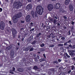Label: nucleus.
I'll list each match as a JSON object with an SVG mask.
<instances>
[{
    "mask_svg": "<svg viewBox=\"0 0 75 75\" xmlns=\"http://www.w3.org/2000/svg\"><path fill=\"white\" fill-rule=\"evenodd\" d=\"M22 15V13H19L18 14H16V16H13L12 18L13 23H17L18 21V18H19L20 17H21Z\"/></svg>",
    "mask_w": 75,
    "mask_h": 75,
    "instance_id": "obj_1",
    "label": "nucleus"
},
{
    "mask_svg": "<svg viewBox=\"0 0 75 75\" xmlns=\"http://www.w3.org/2000/svg\"><path fill=\"white\" fill-rule=\"evenodd\" d=\"M36 11L38 14L39 15H42L44 13V9L42 6H38L36 8Z\"/></svg>",
    "mask_w": 75,
    "mask_h": 75,
    "instance_id": "obj_2",
    "label": "nucleus"
},
{
    "mask_svg": "<svg viewBox=\"0 0 75 75\" xmlns=\"http://www.w3.org/2000/svg\"><path fill=\"white\" fill-rule=\"evenodd\" d=\"M15 3H16V5L14 7L15 9H18L20 7H21L23 6V4L20 1L16 2Z\"/></svg>",
    "mask_w": 75,
    "mask_h": 75,
    "instance_id": "obj_3",
    "label": "nucleus"
},
{
    "mask_svg": "<svg viewBox=\"0 0 75 75\" xmlns=\"http://www.w3.org/2000/svg\"><path fill=\"white\" fill-rule=\"evenodd\" d=\"M5 27V24L4 22L3 21H1L0 22V28L1 30H4Z\"/></svg>",
    "mask_w": 75,
    "mask_h": 75,
    "instance_id": "obj_4",
    "label": "nucleus"
},
{
    "mask_svg": "<svg viewBox=\"0 0 75 75\" xmlns=\"http://www.w3.org/2000/svg\"><path fill=\"white\" fill-rule=\"evenodd\" d=\"M47 8L49 11H51L53 9V5L52 4H49L47 6Z\"/></svg>",
    "mask_w": 75,
    "mask_h": 75,
    "instance_id": "obj_5",
    "label": "nucleus"
},
{
    "mask_svg": "<svg viewBox=\"0 0 75 75\" xmlns=\"http://www.w3.org/2000/svg\"><path fill=\"white\" fill-rule=\"evenodd\" d=\"M45 37H46V38H48H48H51V37H52V38H55L54 35L52 34V33L48 36L47 35H45Z\"/></svg>",
    "mask_w": 75,
    "mask_h": 75,
    "instance_id": "obj_6",
    "label": "nucleus"
},
{
    "mask_svg": "<svg viewBox=\"0 0 75 75\" xmlns=\"http://www.w3.org/2000/svg\"><path fill=\"white\" fill-rule=\"evenodd\" d=\"M31 14L32 15V16L33 18H34L35 17H38V15H37V13H35L34 14V11H32L31 12Z\"/></svg>",
    "mask_w": 75,
    "mask_h": 75,
    "instance_id": "obj_7",
    "label": "nucleus"
},
{
    "mask_svg": "<svg viewBox=\"0 0 75 75\" xmlns=\"http://www.w3.org/2000/svg\"><path fill=\"white\" fill-rule=\"evenodd\" d=\"M14 52L13 50H11V51L10 53V58L11 59H13L14 58Z\"/></svg>",
    "mask_w": 75,
    "mask_h": 75,
    "instance_id": "obj_8",
    "label": "nucleus"
},
{
    "mask_svg": "<svg viewBox=\"0 0 75 75\" xmlns=\"http://www.w3.org/2000/svg\"><path fill=\"white\" fill-rule=\"evenodd\" d=\"M49 71L48 72V74L49 75H51L53 73V71H54V68L50 69H49Z\"/></svg>",
    "mask_w": 75,
    "mask_h": 75,
    "instance_id": "obj_9",
    "label": "nucleus"
},
{
    "mask_svg": "<svg viewBox=\"0 0 75 75\" xmlns=\"http://www.w3.org/2000/svg\"><path fill=\"white\" fill-rule=\"evenodd\" d=\"M32 8V6L31 4H29L26 6V9L27 10H30Z\"/></svg>",
    "mask_w": 75,
    "mask_h": 75,
    "instance_id": "obj_10",
    "label": "nucleus"
},
{
    "mask_svg": "<svg viewBox=\"0 0 75 75\" xmlns=\"http://www.w3.org/2000/svg\"><path fill=\"white\" fill-rule=\"evenodd\" d=\"M25 19L27 22H29L30 21V16L28 15L26 16Z\"/></svg>",
    "mask_w": 75,
    "mask_h": 75,
    "instance_id": "obj_11",
    "label": "nucleus"
},
{
    "mask_svg": "<svg viewBox=\"0 0 75 75\" xmlns=\"http://www.w3.org/2000/svg\"><path fill=\"white\" fill-rule=\"evenodd\" d=\"M11 31L12 34H17V31L14 28H13L11 29Z\"/></svg>",
    "mask_w": 75,
    "mask_h": 75,
    "instance_id": "obj_12",
    "label": "nucleus"
},
{
    "mask_svg": "<svg viewBox=\"0 0 75 75\" xmlns=\"http://www.w3.org/2000/svg\"><path fill=\"white\" fill-rule=\"evenodd\" d=\"M12 48V46L11 45H10L9 46L6 47L5 48L6 51H8L10 50V49H11Z\"/></svg>",
    "mask_w": 75,
    "mask_h": 75,
    "instance_id": "obj_13",
    "label": "nucleus"
},
{
    "mask_svg": "<svg viewBox=\"0 0 75 75\" xmlns=\"http://www.w3.org/2000/svg\"><path fill=\"white\" fill-rule=\"evenodd\" d=\"M12 48V46L11 45H10L9 46L6 47L5 48L6 51H8L10 50V49H11Z\"/></svg>",
    "mask_w": 75,
    "mask_h": 75,
    "instance_id": "obj_14",
    "label": "nucleus"
},
{
    "mask_svg": "<svg viewBox=\"0 0 75 75\" xmlns=\"http://www.w3.org/2000/svg\"><path fill=\"white\" fill-rule=\"evenodd\" d=\"M55 5V8L57 9H58V8L60 7V6H61L60 5V4L59 3L56 4V5Z\"/></svg>",
    "mask_w": 75,
    "mask_h": 75,
    "instance_id": "obj_15",
    "label": "nucleus"
},
{
    "mask_svg": "<svg viewBox=\"0 0 75 75\" xmlns=\"http://www.w3.org/2000/svg\"><path fill=\"white\" fill-rule=\"evenodd\" d=\"M69 8H70V11H73V9H74V7L73 6L72 4H70L69 6Z\"/></svg>",
    "mask_w": 75,
    "mask_h": 75,
    "instance_id": "obj_16",
    "label": "nucleus"
},
{
    "mask_svg": "<svg viewBox=\"0 0 75 75\" xmlns=\"http://www.w3.org/2000/svg\"><path fill=\"white\" fill-rule=\"evenodd\" d=\"M15 68L13 67L12 68V70H10V71L9 72L11 74H14V72H13V71H15Z\"/></svg>",
    "mask_w": 75,
    "mask_h": 75,
    "instance_id": "obj_17",
    "label": "nucleus"
},
{
    "mask_svg": "<svg viewBox=\"0 0 75 75\" xmlns=\"http://www.w3.org/2000/svg\"><path fill=\"white\" fill-rule=\"evenodd\" d=\"M69 55L71 56V57H74L75 55V53L71 52L69 54Z\"/></svg>",
    "mask_w": 75,
    "mask_h": 75,
    "instance_id": "obj_18",
    "label": "nucleus"
},
{
    "mask_svg": "<svg viewBox=\"0 0 75 75\" xmlns=\"http://www.w3.org/2000/svg\"><path fill=\"white\" fill-rule=\"evenodd\" d=\"M69 0H65V4L66 5H68L69 4L70 1Z\"/></svg>",
    "mask_w": 75,
    "mask_h": 75,
    "instance_id": "obj_19",
    "label": "nucleus"
},
{
    "mask_svg": "<svg viewBox=\"0 0 75 75\" xmlns=\"http://www.w3.org/2000/svg\"><path fill=\"white\" fill-rule=\"evenodd\" d=\"M41 27L42 28V29H45V28L47 27V26L45 25H44V23H42Z\"/></svg>",
    "mask_w": 75,
    "mask_h": 75,
    "instance_id": "obj_20",
    "label": "nucleus"
},
{
    "mask_svg": "<svg viewBox=\"0 0 75 75\" xmlns=\"http://www.w3.org/2000/svg\"><path fill=\"white\" fill-rule=\"evenodd\" d=\"M31 46H28L27 48L25 49V51H28V50H29L31 48Z\"/></svg>",
    "mask_w": 75,
    "mask_h": 75,
    "instance_id": "obj_21",
    "label": "nucleus"
},
{
    "mask_svg": "<svg viewBox=\"0 0 75 75\" xmlns=\"http://www.w3.org/2000/svg\"><path fill=\"white\" fill-rule=\"evenodd\" d=\"M58 20H57L56 19H54V20L53 21V24H57V21Z\"/></svg>",
    "mask_w": 75,
    "mask_h": 75,
    "instance_id": "obj_22",
    "label": "nucleus"
},
{
    "mask_svg": "<svg viewBox=\"0 0 75 75\" xmlns=\"http://www.w3.org/2000/svg\"><path fill=\"white\" fill-rule=\"evenodd\" d=\"M41 33H39L38 34H37L36 35V37L37 38H38L41 35Z\"/></svg>",
    "mask_w": 75,
    "mask_h": 75,
    "instance_id": "obj_23",
    "label": "nucleus"
},
{
    "mask_svg": "<svg viewBox=\"0 0 75 75\" xmlns=\"http://www.w3.org/2000/svg\"><path fill=\"white\" fill-rule=\"evenodd\" d=\"M33 69L35 70H37V69H38V67L37 66H35L33 67Z\"/></svg>",
    "mask_w": 75,
    "mask_h": 75,
    "instance_id": "obj_24",
    "label": "nucleus"
},
{
    "mask_svg": "<svg viewBox=\"0 0 75 75\" xmlns=\"http://www.w3.org/2000/svg\"><path fill=\"white\" fill-rule=\"evenodd\" d=\"M29 26H30V27H33V22H30V23L29 24Z\"/></svg>",
    "mask_w": 75,
    "mask_h": 75,
    "instance_id": "obj_25",
    "label": "nucleus"
},
{
    "mask_svg": "<svg viewBox=\"0 0 75 75\" xmlns=\"http://www.w3.org/2000/svg\"><path fill=\"white\" fill-rule=\"evenodd\" d=\"M45 59L44 58L43 59H42V58L41 59H40L39 60V61L40 62H42V61H44Z\"/></svg>",
    "mask_w": 75,
    "mask_h": 75,
    "instance_id": "obj_26",
    "label": "nucleus"
},
{
    "mask_svg": "<svg viewBox=\"0 0 75 75\" xmlns=\"http://www.w3.org/2000/svg\"><path fill=\"white\" fill-rule=\"evenodd\" d=\"M65 55L66 57H67V58H70V56L68 55V54H67V53H66Z\"/></svg>",
    "mask_w": 75,
    "mask_h": 75,
    "instance_id": "obj_27",
    "label": "nucleus"
},
{
    "mask_svg": "<svg viewBox=\"0 0 75 75\" xmlns=\"http://www.w3.org/2000/svg\"><path fill=\"white\" fill-rule=\"evenodd\" d=\"M53 64H58V61H54L53 62Z\"/></svg>",
    "mask_w": 75,
    "mask_h": 75,
    "instance_id": "obj_28",
    "label": "nucleus"
},
{
    "mask_svg": "<svg viewBox=\"0 0 75 75\" xmlns=\"http://www.w3.org/2000/svg\"><path fill=\"white\" fill-rule=\"evenodd\" d=\"M18 71H19V72H21V71H23V69L19 68L18 69Z\"/></svg>",
    "mask_w": 75,
    "mask_h": 75,
    "instance_id": "obj_29",
    "label": "nucleus"
},
{
    "mask_svg": "<svg viewBox=\"0 0 75 75\" xmlns=\"http://www.w3.org/2000/svg\"><path fill=\"white\" fill-rule=\"evenodd\" d=\"M33 47H34V46H33V47L30 49V50H29V51H33Z\"/></svg>",
    "mask_w": 75,
    "mask_h": 75,
    "instance_id": "obj_30",
    "label": "nucleus"
},
{
    "mask_svg": "<svg viewBox=\"0 0 75 75\" xmlns=\"http://www.w3.org/2000/svg\"><path fill=\"white\" fill-rule=\"evenodd\" d=\"M71 32H73V31H74V27H72L71 28Z\"/></svg>",
    "mask_w": 75,
    "mask_h": 75,
    "instance_id": "obj_31",
    "label": "nucleus"
},
{
    "mask_svg": "<svg viewBox=\"0 0 75 75\" xmlns=\"http://www.w3.org/2000/svg\"><path fill=\"white\" fill-rule=\"evenodd\" d=\"M54 47V45L53 44H51L49 46V47Z\"/></svg>",
    "mask_w": 75,
    "mask_h": 75,
    "instance_id": "obj_32",
    "label": "nucleus"
},
{
    "mask_svg": "<svg viewBox=\"0 0 75 75\" xmlns=\"http://www.w3.org/2000/svg\"><path fill=\"white\" fill-rule=\"evenodd\" d=\"M40 46L41 47H44V46H45V45L43 43L42 44L40 45Z\"/></svg>",
    "mask_w": 75,
    "mask_h": 75,
    "instance_id": "obj_33",
    "label": "nucleus"
},
{
    "mask_svg": "<svg viewBox=\"0 0 75 75\" xmlns=\"http://www.w3.org/2000/svg\"><path fill=\"white\" fill-rule=\"evenodd\" d=\"M34 59H35V62H37V61H38V60H37V57L34 58Z\"/></svg>",
    "mask_w": 75,
    "mask_h": 75,
    "instance_id": "obj_34",
    "label": "nucleus"
},
{
    "mask_svg": "<svg viewBox=\"0 0 75 75\" xmlns=\"http://www.w3.org/2000/svg\"><path fill=\"white\" fill-rule=\"evenodd\" d=\"M61 12L63 13H65V10H63L62 9L61 10Z\"/></svg>",
    "mask_w": 75,
    "mask_h": 75,
    "instance_id": "obj_35",
    "label": "nucleus"
},
{
    "mask_svg": "<svg viewBox=\"0 0 75 75\" xmlns=\"http://www.w3.org/2000/svg\"><path fill=\"white\" fill-rule=\"evenodd\" d=\"M74 66H71V70H74Z\"/></svg>",
    "mask_w": 75,
    "mask_h": 75,
    "instance_id": "obj_36",
    "label": "nucleus"
},
{
    "mask_svg": "<svg viewBox=\"0 0 75 75\" xmlns=\"http://www.w3.org/2000/svg\"><path fill=\"white\" fill-rule=\"evenodd\" d=\"M34 31V28H33L32 29L30 30V32H31V31Z\"/></svg>",
    "mask_w": 75,
    "mask_h": 75,
    "instance_id": "obj_37",
    "label": "nucleus"
},
{
    "mask_svg": "<svg viewBox=\"0 0 75 75\" xmlns=\"http://www.w3.org/2000/svg\"><path fill=\"white\" fill-rule=\"evenodd\" d=\"M58 46H61V47H62L63 45L62 44H59L58 45Z\"/></svg>",
    "mask_w": 75,
    "mask_h": 75,
    "instance_id": "obj_38",
    "label": "nucleus"
},
{
    "mask_svg": "<svg viewBox=\"0 0 75 75\" xmlns=\"http://www.w3.org/2000/svg\"><path fill=\"white\" fill-rule=\"evenodd\" d=\"M36 43V41L35 40L32 43V44H35V43Z\"/></svg>",
    "mask_w": 75,
    "mask_h": 75,
    "instance_id": "obj_39",
    "label": "nucleus"
},
{
    "mask_svg": "<svg viewBox=\"0 0 75 75\" xmlns=\"http://www.w3.org/2000/svg\"><path fill=\"white\" fill-rule=\"evenodd\" d=\"M2 11H3V9L1 8H0V13L2 12Z\"/></svg>",
    "mask_w": 75,
    "mask_h": 75,
    "instance_id": "obj_40",
    "label": "nucleus"
},
{
    "mask_svg": "<svg viewBox=\"0 0 75 75\" xmlns=\"http://www.w3.org/2000/svg\"><path fill=\"white\" fill-rule=\"evenodd\" d=\"M36 58L37 59H40V56H39V55H37Z\"/></svg>",
    "mask_w": 75,
    "mask_h": 75,
    "instance_id": "obj_41",
    "label": "nucleus"
},
{
    "mask_svg": "<svg viewBox=\"0 0 75 75\" xmlns=\"http://www.w3.org/2000/svg\"><path fill=\"white\" fill-rule=\"evenodd\" d=\"M21 23H24V21H21Z\"/></svg>",
    "mask_w": 75,
    "mask_h": 75,
    "instance_id": "obj_42",
    "label": "nucleus"
},
{
    "mask_svg": "<svg viewBox=\"0 0 75 75\" xmlns=\"http://www.w3.org/2000/svg\"><path fill=\"white\" fill-rule=\"evenodd\" d=\"M64 73L62 72L60 73L59 75H64Z\"/></svg>",
    "mask_w": 75,
    "mask_h": 75,
    "instance_id": "obj_43",
    "label": "nucleus"
},
{
    "mask_svg": "<svg viewBox=\"0 0 75 75\" xmlns=\"http://www.w3.org/2000/svg\"><path fill=\"white\" fill-rule=\"evenodd\" d=\"M9 23L10 25H12V23H11V21H9Z\"/></svg>",
    "mask_w": 75,
    "mask_h": 75,
    "instance_id": "obj_44",
    "label": "nucleus"
},
{
    "mask_svg": "<svg viewBox=\"0 0 75 75\" xmlns=\"http://www.w3.org/2000/svg\"><path fill=\"white\" fill-rule=\"evenodd\" d=\"M67 43H68V42H67L65 43L64 44V45H68V44Z\"/></svg>",
    "mask_w": 75,
    "mask_h": 75,
    "instance_id": "obj_45",
    "label": "nucleus"
},
{
    "mask_svg": "<svg viewBox=\"0 0 75 75\" xmlns=\"http://www.w3.org/2000/svg\"><path fill=\"white\" fill-rule=\"evenodd\" d=\"M35 75H39V74H38V73L37 72L35 74Z\"/></svg>",
    "mask_w": 75,
    "mask_h": 75,
    "instance_id": "obj_46",
    "label": "nucleus"
},
{
    "mask_svg": "<svg viewBox=\"0 0 75 75\" xmlns=\"http://www.w3.org/2000/svg\"><path fill=\"white\" fill-rule=\"evenodd\" d=\"M15 35H16V34H13V38H16V36Z\"/></svg>",
    "mask_w": 75,
    "mask_h": 75,
    "instance_id": "obj_47",
    "label": "nucleus"
},
{
    "mask_svg": "<svg viewBox=\"0 0 75 75\" xmlns=\"http://www.w3.org/2000/svg\"><path fill=\"white\" fill-rule=\"evenodd\" d=\"M58 62H60L61 61V59H58Z\"/></svg>",
    "mask_w": 75,
    "mask_h": 75,
    "instance_id": "obj_48",
    "label": "nucleus"
},
{
    "mask_svg": "<svg viewBox=\"0 0 75 75\" xmlns=\"http://www.w3.org/2000/svg\"><path fill=\"white\" fill-rule=\"evenodd\" d=\"M63 18H64V19H67V17H66V16H64Z\"/></svg>",
    "mask_w": 75,
    "mask_h": 75,
    "instance_id": "obj_49",
    "label": "nucleus"
},
{
    "mask_svg": "<svg viewBox=\"0 0 75 75\" xmlns=\"http://www.w3.org/2000/svg\"><path fill=\"white\" fill-rule=\"evenodd\" d=\"M43 56L45 58H46V56H45V55L44 54H43Z\"/></svg>",
    "mask_w": 75,
    "mask_h": 75,
    "instance_id": "obj_50",
    "label": "nucleus"
},
{
    "mask_svg": "<svg viewBox=\"0 0 75 75\" xmlns=\"http://www.w3.org/2000/svg\"><path fill=\"white\" fill-rule=\"evenodd\" d=\"M71 72V70H70L68 71V74H69V73Z\"/></svg>",
    "mask_w": 75,
    "mask_h": 75,
    "instance_id": "obj_51",
    "label": "nucleus"
},
{
    "mask_svg": "<svg viewBox=\"0 0 75 75\" xmlns=\"http://www.w3.org/2000/svg\"><path fill=\"white\" fill-rule=\"evenodd\" d=\"M74 22L72 21L71 24L72 25H74Z\"/></svg>",
    "mask_w": 75,
    "mask_h": 75,
    "instance_id": "obj_52",
    "label": "nucleus"
},
{
    "mask_svg": "<svg viewBox=\"0 0 75 75\" xmlns=\"http://www.w3.org/2000/svg\"><path fill=\"white\" fill-rule=\"evenodd\" d=\"M68 52L69 53H71V50H68Z\"/></svg>",
    "mask_w": 75,
    "mask_h": 75,
    "instance_id": "obj_53",
    "label": "nucleus"
},
{
    "mask_svg": "<svg viewBox=\"0 0 75 75\" xmlns=\"http://www.w3.org/2000/svg\"><path fill=\"white\" fill-rule=\"evenodd\" d=\"M28 2H31V0H27Z\"/></svg>",
    "mask_w": 75,
    "mask_h": 75,
    "instance_id": "obj_54",
    "label": "nucleus"
},
{
    "mask_svg": "<svg viewBox=\"0 0 75 75\" xmlns=\"http://www.w3.org/2000/svg\"><path fill=\"white\" fill-rule=\"evenodd\" d=\"M69 47H70V48H72V45H69Z\"/></svg>",
    "mask_w": 75,
    "mask_h": 75,
    "instance_id": "obj_55",
    "label": "nucleus"
},
{
    "mask_svg": "<svg viewBox=\"0 0 75 75\" xmlns=\"http://www.w3.org/2000/svg\"><path fill=\"white\" fill-rule=\"evenodd\" d=\"M72 60L75 61V57H74L72 59Z\"/></svg>",
    "mask_w": 75,
    "mask_h": 75,
    "instance_id": "obj_56",
    "label": "nucleus"
},
{
    "mask_svg": "<svg viewBox=\"0 0 75 75\" xmlns=\"http://www.w3.org/2000/svg\"><path fill=\"white\" fill-rule=\"evenodd\" d=\"M71 42V40H69L67 42H68H68Z\"/></svg>",
    "mask_w": 75,
    "mask_h": 75,
    "instance_id": "obj_57",
    "label": "nucleus"
},
{
    "mask_svg": "<svg viewBox=\"0 0 75 75\" xmlns=\"http://www.w3.org/2000/svg\"><path fill=\"white\" fill-rule=\"evenodd\" d=\"M54 18H55V19H58V18H57V16H55L54 17Z\"/></svg>",
    "mask_w": 75,
    "mask_h": 75,
    "instance_id": "obj_58",
    "label": "nucleus"
},
{
    "mask_svg": "<svg viewBox=\"0 0 75 75\" xmlns=\"http://www.w3.org/2000/svg\"><path fill=\"white\" fill-rule=\"evenodd\" d=\"M31 27L32 26H29V29H30V30H31Z\"/></svg>",
    "mask_w": 75,
    "mask_h": 75,
    "instance_id": "obj_59",
    "label": "nucleus"
},
{
    "mask_svg": "<svg viewBox=\"0 0 75 75\" xmlns=\"http://www.w3.org/2000/svg\"><path fill=\"white\" fill-rule=\"evenodd\" d=\"M64 48L63 47H60V50H62Z\"/></svg>",
    "mask_w": 75,
    "mask_h": 75,
    "instance_id": "obj_60",
    "label": "nucleus"
},
{
    "mask_svg": "<svg viewBox=\"0 0 75 75\" xmlns=\"http://www.w3.org/2000/svg\"><path fill=\"white\" fill-rule=\"evenodd\" d=\"M72 52H75V50H71Z\"/></svg>",
    "mask_w": 75,
    "mask_h": 75,
    "instance_id": "obj_61",
    "label": "nucleus"
},
{
    "mask_svg": "<svg viewBox=\"0 0 75 75\" xmlns=\"http://www.w3.org/2000/svg\"><path fill=\"white\" fill-rule=\"evenodd\" d=\"M50 21H53V19H50Z\"/></svg>",
    "mask_w": 75,
    "mask_h": 75,
    "instance_id": "obj_62",
    "label": "nucleus"
},
{
    "mask_svg": "<svg viewBox=\"0 0 75 75\" xmlns=\"http://www.w3.org/2000/svg\"><path fill=\"white\" fill-rule=\"evenodd\" d=\"M20 36H21V35H19L18 36V38H20Z\"/></svg>",
    "mask_w": 75,
    "mask_h": 75,
    "instance_id": "obj_63",
    "label": "nucleus"
},
{
    "mask_svg": "<svg viewBox=\"0 0 75 75\" xmlns=\"http://www.w3.org/2000/svg\"><path fill=\"white\" fill-rule=\"evenodd\" d=\"M64 29H66V28H67V27L65 26H64Z\"/></svg>",
    "mask_w": 75,
    "mask_h": 75,
    "instance_id": "obj_64",
    "label": "nucleus"
}]
</instances>
